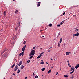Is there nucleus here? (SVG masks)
I'll return each instance as SVG.
<instances>
[{"mask_svg": "<svg viewBox=\"0 0 79 79\" xmlns=\"http://www.w3.org/2000/svg\"><path fill=\"white\" fill-rule=\"evenodd\" d=\"M34 54H35V50H32L31 51L29 54V56L34 55Z\"/></svg>", "mask_w": 79, "mask_h": 79, "instance_id": "f257e3e1", "label": "nucleus"}, {"mask_svg": "<svg viewBox=\"0 0 79 79\" xmlns=\"http://www.w3.org/2000/svg\"><path fill=\"white\" fill-rule=\"evenodd\" d=\"M18 69V66L16 65L14 68V71H17V70Z\"/></svg>", "mask_w": 79, "mask_h": 79, "instance_id": "f03ea898", "label": "nucleus"}, {"mask_svg": "<svg viewBox=\"0 0 79 79\" xmlns=\"http://www.w3.org/2000/svg\"><path fill=\"white\" fill-rule=\"evenodd\" d=\"M72 68H73V71L70 73V74H73L74 72V69H75V68L74 66H72Z\"/></svg>", "mask_w": 79, "mask_h": 79, "instance_id": "7ed1b4c3", "label": "nucleus"}, {"mask_svg": "<svg viewBox=\"0 0 79 79\" xmlns=\"http://www.w3.org/2000/svg\"><path fill=\"white\" fill-rule=\"evenodd\" d=\"M36 3L38 4L37 5V6L38 7H39V6H40L41 2H37Z\"/></svg>", "mask_w": 79, "mask_h": 79, "instance_id": "20e7f679", "label": "nucleus"}, {"mask_svg": "<svg viewBox=\"0 0 79 79\" xmlns=\"http://www.w3.org/2000/svg\"><path fill=\"white\" fill-rule=\"evenodd\" d=\"M21 64H22V61L20 62L18 64L19 66H20Z\"/></svg>", "mask_w": 79, "mask_h": 79, "instance_id": "39448f33", "label": "nucleus"}, {"mask_svg": "<svg viewBox=\"0 0 79 79\" xmlns=\"http://www.w3.org/2000/svg\"><path fill=\"white\" fill-rule=\"evenodd\" d=\"M74 35H75V36H79V33L77 32L76 34Z\"/></svg>", "mask_w": 79, "mask_h": 79, "instance_id": "423d86ee", "label": "nucleus"}, {"mask_svg": "<svg viewBox=\"0 0 79 79\" xmlns=\"http://www.w3.org/2000/svg\"><path fill=\"white\" fill-rule=\"evenodd\" d=\"M79 67V64H78L75 67V68H76V69H77Z\"/></svg>", "mask_w": 79, "mask_h": 79, "instance_id": "0eeeda50", "label": "nucleus"}, {"mask_svg": "<svg viewBox=\"0 0 79 79\" xmlns=\"http://www.w3.org/2000/svg\"><path fill=\"white\" fill-rule=\"evenodd\" d=\"M6 49H5L4 51H3L2 52H1V54H3L5 52V51H6Z\"/></svg>", "mask_w": 79, "mask_h": 79, "instance_id": "6e6552de", "label": "nucleus"}, {"mask_svg": "<svg viewBox=\"0 0 79 79\" xmlns=\"http://www.w3.org/2000/svg\"><path fill=\"white\" fill-rule=\"evenodd\" d=\"M18 27L17 26L15 28V31H17V30H18Z\"/></svg>", "mask_w": 79, "mask_h": 79, "instance_id": "1a4fd4ad", "label": "nucleus"}, {"mask_svg": "<svg viewBox=\"0 0 79 79\" xmlns=\"http://www.w3.org/2000/svg\"><path fill=\"white\" fill-rule=\"evenodd\" d=\"M61 42H62V38H60V39L59 41L60 43H61Z\"/></svg>", "mask_w": 79, "mask_h": 79, "instance_id": "9d476101", "label": "nucleus"}, {"mask_svg": "<svg viewBox=\"0 0 79 79\" xmlns=\"http://www.w3.org/2000/svg\"><path fill=\"white\" fill-rule=\"evenodd\" d=\"M24 66L23 65H21L20 67L21 68V69H23V68H24Z\"/></svg>", "mask_w": 79, "mask_h": 79, "instance_id": "9b49d317", "label": "nucleus"}, {"mask_svg": "<svg viewBox=\"0 0 79 79\" xmlns=\"http://www.w3.org/2000/svg\"><path fill=\"white\" fill-rule=\"evenodd\" d=\"M66 55H68L69 54V52H66Z\"/></svg>", "mask_w": 79, "mask_h": 79, "instance_id": "f8f14e48", "label": "nucleus"}, {"mask_svg": "<svg viewBox=\"0 0 79 79\" xmlns=\"http://www.w3.org/2000/svg\"><path fill=\"white\" fill-rule=\"evenodd\" d=\"M45 68H44L41 69V70L42 71H44V70H45Z\"/></svg>", "mask_w": 79, "mask_h": 79, "instance_id": "ddd939ff", "label": "nucleus"}, {"mask_svg": "<svg viewBox=\"0 0 79 79\" xmlns=\"http://www.w3.org/2000/svg\"><path fill=\"white\" fill-rule=\"evenodd\" d=\"M15 66V64H14L11 67V68H14Z\"/></svg>", "mask_w": 79, "mask_h": 79, "instance_id": "4468645a", "label": "nucleus"}, {"mask_svg": "<svg viewBox=\"0 0 79 79\" xmlns=\"http://www.w3.org/2000/svg\"><path fill=\"white\" fill-rule=\"evenodd\" d=\"M21 53L22 56H23V55L24 54V53L23 52H22Z\"/></svg>", "mask_w": 79, "mask_h": 79, "instance_id": "2eb2a0df", "label": "nucleus"}, {"mask_svg": "<svg viewBox=\"0 0 79 79\" xmlns=\"http://www.w3.org/2000/svg\"><path fill=\"white\" fill-rule=\"evenodd\" d=\"M32 58H33V56H31L30 58H29V59L30 60H31V59H32Z\"/></svg>", "mask_w": 79, "mask_h": 79, "instance_id": "dca6fc26", "label": "nucleus"}, {"mask_svg": "<svg viewBox=\"0 0 79 79\" xmlns=\"http://www.w3.org/2000/svg\"><path fill=\"white\" fill-rule=\"evenodd\" d=\"M20 24L21 23L20 22H19L18 23V26H21Z\"/></svg>", "mask_w": 79, "mask_h": 79, "instance_id": "f3484780", "label": "nucleus"}, {"mask_svg": "<svg viewBox=\"0 0 79 79\" xmlns=\"http://www.w3.org/2000/svg\"><path fill=\"white\" fill-rule=\"evenodd\" d=\"M73 69L74 68H73V67H72L71 68V70H70L71 71H72V70H73Z\"/></svg>", "mask_w": 79, "mask_h": 79, "instance_id": "a211bd4d", "label": "nucleus"}, {"mask_svg": "<svg viewBox=\"0 0 79 79\" xmlns=\"http://www.w3.org/2000/svg\"><path fill=\"white\" fill-rule=\"evenodd\" d=\"M22 50L23 52H24V51L25 50V49L23 48H22Z\"/></svg>", "mask_w": 79, "mask_h": 79, "instance_id": "6ab92c4d", "label": "nucleus"}, {"mask_svg": "<svg viewBox=\"0 0 79 79\" xmlns=\"http://www.w3.org/2000/svg\"><path fill=\"white\" fill-rule=\"evenodd\" d=\"M68 66H69V67H71V65H70V64H69V63H68Z\"/></svg>", "mask_w": 79, "mask_h": 79, "instance_id": "aec40b11", "label": "nucleus"}, {"mask_svg": "<svg viewBox=\"0 0 79 79\" xmlns=\"http://www.w3.org/2000/svg\"><path fill=\"white\" fill-rule=\"evenodd\" d=\"M58 47H60V43H58Z\"/></svg>", "mask_w": 79, "mask_h": 79, "instance_id": "412c9836", "label": "nucleus"}, {"mask_svg": "<svg viewBox=\"0 0 79 79\" xmlns=\"http://www.w3.org/2000/svg\"><path fill=\"white\" fill-rule=\"evenodd\" d=\"M18 71L17 72V73H20L21 72V70H19V69L18 70Z\"/></svg>", "mask_w": 79, "mask_h": 79, "instance_id": "4be33fe9", "label": "nucleus"}, {"mask_svg": "<svg viewBox=\"0 0 79 79\" xmlns=\"http://www.w3.org/2000/svg\"><path fill=\"white\" fill-rule=\"evenodd\" d=\"M26 45H25L23 46V48L25 49V48H26Z\"/></svg>", "mask_w": 79, "mask_h": 79, "instance_id": "5701e85b", "label": "nucleus"}, {"mask_svg": "<svg viewBox=\"0 0 79 79\" xmlns=\"http://www.w3.org/2000/svg\"><path fill=\"white\" fill-rule=\"evenodd\" d=\"M35 78H36V79H37V78H38V76L36 75L35 76Z\"/></svg>", "mask_w": 79, "mask_h": 79, "instance_id": "b1692460", "label": "nucleus"}, {"mask_svg": "<svg viewBox=\"0 0 79 79\" xmlns=\"http://www.w3.org/2000/svg\"><path fill=\"white\" fill-rule=\"evenodd\" d=\"M41 61L42 62V64H44V62L43 61V60H41Z\"/></svg>", "mask_w": 79, "mask_h": 79, "instance_id": "393cba45", "label": "nucleus"}, {"mask_svg": "<svg viewBox=\"0 0 79 79\" xmlns=\"http://www.w3.org/2000/svg\"><path fill=\"white\" fill-rule=\"evenodd\" d=\"M18 12V10H17L15 12V13H17Z\"/></svg>", "mask_w": 79, "mask_h": 79, "instance_id": "a878e982", "label": "nucleus"}, {"mask_svg": "<svg viewBox=\"0 0 79 79\" xmlns=\"http://www.w3.org/2000/svg\"><path fill=\"white\" fill-rule=\"evenodd\" d=\"M51 73V70H49L48 71V73Z\"/></svg>", "mask_w": 79, "mask_h": 79, "instance_id": "bb28decb", "label": "nucleus"}, {"mask_svg": "<svg viewBox=\"0 0 79 79\" xmlns=\"http://www.w3.org/2000/svg\"><path fill=\"white\" fill-rule=\"evenodd\" d=\"M5 13H6L5 11L4 12V16H5V15H6V14Z\"/></svg>", "mask_w": 79, "mask_h": 79, "instance_id": "cd10ccee", "label": "nucleus"}, {"mask_svg": "<svg viewBox=\"0 0 79 79\" xmlns=\"http://www.w3.org/2000/svg\"><path fill=\"white\" fill-rule=\"evenodd\" d=\"M52 24H49V26H50V27H52Z\"/></svg>", "mask_w": 79, "mask_h": 79, "instance_id": "c85d7f7f", "label": "nucleus"}, {"mask_svg": "<svg viewBox=\"0 0 79 79\" xmlns=\"http://www.w3.org/2000/svg\"><path fill=\"white\" fill-rule=\"evenodd\" d=\"M70 78H71V79H74V77L73 76L70 77Z\"/></svg>", "mask_w": 79, "mask_h": 79, "instance_id": "c756f323", "label": "nucleus"}, {"mask_svg": "<svg viewBox=\"0 0 79 79\" xmlns=\"http://www.w3.org/2000/svg\"><path fill=\"white\" fill-rule=\"evenodd\" d=\"M22 54H21V53H20L19 54V56H21Z\"/></svg>", "mask_w": 79, "mask_h": 79, "instance_id": "7c9ffc66", "label": "nucleus"}, {"mask_svg": "<svg viewBox=\"0 0 79 79\" xmlns=\"http://www.w3.org/2000/svg\"><path fill=\"white\" fill-rule=\"evenodd\" d=\"M40 56H38V57H37V58L38 59H39V58H40Z\"/></svg>", "mask_w": 79, "mask_h": 79, "instance_id": "2f4dec72", "label": "nucleus"}, {"mask_svg": "<svg viewBox=\"0 0 79 79\" xmlns=\"http://www.w3.org/2000/svg\"><path fill=\"white\" fill-rule=\"evenodd\" d=\"M60 35V33H59L58 35V37H59V35Z\"/></svg>", "mask_w": 79, "mask_h": 79, "instance_id": "473e14b6", "label": "nucleus"}, {"mask_svg": "<svg viewBox=\"0 0 79 79\" xmlns=\"http://www.w3.org/2000/svg\"><path fill=\"white\" fill-rule=\"evenodd\" d=\"M65 13H65V12H64V13H63V15H65Z\"/></svg>", "mask_w": 79, "mask_h": 79, "instance_id": "72a5a7b5", "label": "nucleus"}, {"mask_svg": "<svg viewBox=\"0 0 79 79\" xmlns=\"http://www.w3.org/2000/svg\"><path fill=\"white\" fill-rule=\"evenodd\" d=\"M30 62V60H29L27 61V63H29Z\"/></svg>", "mask_w": 79, "mask_h": 79, "instance_id": "f704fd0d", "label": "nucleus"}, {"mask_svg": "<svg viewBox=\"0 0 79 79\" xmlns=\"http://www.w3.org/2000/svg\"><path fill=\"white\" fill-rule=\"evenodd\" d=\"M26 44V41H24L23 42V44Z\"/></svg>", "mask_w": 79, "mask_h": 79, "instance_id": "c9c22d12", "label": "nucleus"}, {"mask_svg": "<svg viewBox=\"0 0 79 79\" xmlns=\"http://www.w3.org/2000/svg\"><path fill=\"white\" fill-rule=\"evenodd\" d=\"M33 50H35V47H33Z\"/></svg>", "mask_w": 79, "mask_h": 79, "instance_id": "e433bc0d", "label": "nucleus"}, {"mask_svg": "<svg viewBox=\"0 0 79 79\" xmlns=\"http://www.w3.org/2000/svg\"><path fill=\"white\" fill-rule=\"evenodd\" d=\"M60 24L61 25H62V24H63V23L61 22V23H60Z\"/></svg>", "mask_w": 79, "mask_h": 79, "instance_id": "4c0bfd02", "label": "nucleus"}, {"mask_svg": "<svg viewBox=\"0 0 79 79\" xmlns=\"http://www.w3.org/2000/svg\"><path fill=\"white\" fill-rule=\"evenodd\" d=\"M75 35V34H73V38H74V37L75 36V35Z\"/></svg>", "mask_w": 79, "mask_h": 79, "instance_id": "58836bf2", "label": "nucleus"}, {"mask_svg": "<svg viewBox=\"0 0 79 79\" xmlns=\"http://www.w3.org/2000/svg\"><path fill=\"white\" fill-rule=\"evenodd\" d=\"M60 25L59 24L58 25H57V27H60Z\"/></svg>", "mask_w": 79, "mask_h": 79, "instance_id": "ea45409f", "label": "nucleus"}, {"mask_svg": "<svg viewBox=\"0 0 79 79\" xmlns=\"http://www.w3.org/2000/svg\"><path fill=\"white\" fill-rule=\"evenodd\" d=\"M39 56H40V57H41L42 56V55L40 54V55H39Z\"/></svg>", "mask_w": 79, "mask_h": 79, "instance_id": "a19ab883", "label": "nucleus"}, {"mask_svg": "<svg viewBox=\"0 0 79 79\" xmlns=\"http://www.w3.org/2000/svg\"><path fill=\"white\" fill-rule=\"evenodd\" d=\"M64 77H67V75H64Z\"/></svg>", "mask_w": 79, "mask_h": 79, "instance_id": "79ce46f5", "label": "nucleus"}, {"mask_svg": "<svg viewBox=\"0 0 79 79\" xmlns=\"http://www.w3.org/2000/svg\"><path fill=\"white\" fill-rule=\"evenodd\" d=\"M12 74L13 76H15V74L14 73H13Z\"/></svg>", "mask_w": 79, "mask_h": 79, "instance_id": "37998d69", "label": "nucleus"}, {"mask_svg": "<svg viewBox=\"0 0 79 79\" xmlns=\"http://www.w3.org/2000/svg\"><path fill=\"white\" fill-rule=\"evenodd\" d=\"M46 64H48V65L49 64L48 63H47V62H46Z\"/></svg>", "mask_w": 79, "mask_h": 79, "instance_id": "c03bdc74", "label": "nucleus"}, {"mask_svg": "<svg viewBox=\"0 0 79 79\" xmlns=\"http://www.w3.org/2000/svg\"><path fill=\"white\" fill-rule=\"evenodd\" d=\"M67 62L68 63H69V60L67 61Z\"/></svg>", "mask_w": 79, "mask_h": 79, "instance_id": "a18cd8bd", "label": "nucleus"}, {"mask_svg": "<svg viewBox=\"0 0 79 79\" xmlns=\"http://www.w3.org/2000/svg\"><path fill=\"white\" fill-rule=\"evenodd\" d=\"M40 64H42V62H40Z\"/></svg>", "mask_w": 79, "mask_h": 79, "instance_id": "49530a36", "label": "nucleus"}, {"mask_svg": "<svg viewBox=\"0 0 79 79\" xmlns=\"http://www.w3.org/2000/svg\"><path fill=\"white\" fill-rule=\"evenodd\" d=\"M58 72H57L56 75H58Z\"/></svg>", "mask_w": 79, "mask_h": 79, "instance_id": "de8ad7c7", "label": "nucleus"}, {"mask_svg": "<svg viewBox=\"0 0 79 79\" xmlns=\"http://www.w3.org/2000/svg\"><path fill=\"white\" fill-rule=\"evenodd\" d=\"M40 32H42V30H40Z\"/></svg>", "mask_w": 79, "mask_h": 79, "instance_id": "09e8293b", "label": "nucleus"}, {"mask_svg": "<svg viewBox=\"0 0 79 79\" xmlns=\"http://www.w3.org/2000/svg\"><path fill=\"white\" fill-rule=\"evenodd\" d=\"M79 30V29H78L77 30H75V31H78Z\"/></svg>", "mask_w": 79, "mask_h": 79, "instance_id": "8fccbe9b", "label": "nucleus"}, {"mask_svg": "<svg viewBox=\"0 0 79 79\" xmlns=\"http://www.w3.org/2000/svg\"><path fill=\"white\" fill-rule=\"evenodd\" d=\"M64 46H65V44H64Z\"/></svg>", "mask_w": 79, "mask_h": 79, "instance_id": "3c124183", "label": "nucleus"}, {"mask_svg": "<svg viewBox=\"0 0 79 79\" xmlns=\"http://www.w3.org/2000/svg\"><path fill=\"white\" fill-rule=\"evenodd\" d=\"M64 21H62V23H64Z\"/></svg>", "mask_w": 79, "mask_h": 79, "instance_id": "603ef678", "label": "nucleus"}, {"mask_svg": "<svg viewBox=\"0 0 79 79\" xmlns=\"http://www.w3.org/2000/svg\"><path fill=\"white\" fill-rule=\"evenodd\" d=\"M50 60H53V59H52V58H51L50 59Z\"/></svg>", "mask_w": 79, "mask_h": 79, "instance_id": "864d4df0", "label": "nucleus"}, {"mask_svg": "<svg viewBox=\"0 0 79 79\" xmlns=\"http://www.w3.org/2000/svg\"><path fill=\"white\" fill-rule=\"evenodd\" d=\"M43 54L42 53H41L40 54V55H42Z\"/></svg>", "mask_w": 79, "mask_h": 79, "instance_id": "5fc2aeb1", "label": "nucleus"}, {"mask_svg": "<svg viewBox=\"0 0 79 79\" xmlns=\"http://www.w3.org/2000/svg\"><path fill=\"white\" fill-rule=\"evenodd\" d=\"M50 48H52V47H50V48H49V49H50Z\"/></svg>", "mask_w": 79, "mask_h": 79, "instance_id": "6e6d98bb", "label": "nucleus"}, {"mask_svg": "<svg viewBox=\"0 0 79 79\" xmlns=\"http://www.w3.org/2000/svg\"><path fill=\"white\" fill-rule=\"evenodd\" d=\"M36 0V1H37V2H38V1H39V0Z\"/></svg>", "mask_w": 79, "mask_h": 79, "instance_id": "4d7b16f0", "label": "nucleus"}, {"mask_svg": "<svg viewBox=\"0 0 79 79\" xmlns=\"http://www.w3.org/2000/svg\"><path fill=\"white\" fill-rule=\"evenodd\" d=\"M42 53V54H43V53H44V52H43Z\"/></svg>", "mask_w": 79, "mask_h": 79, "instance_id": "13d9d810", "label": "nucleus"}, {"mask_svg": "<svg viewBox=\"0 0 79 79\" xmlns=\"http://www.w3.org/2000/svg\"><path fill=\"white\" fill-rule=\"evenodd\" d=\"M42 37H44V36H42Z\"/></svg>", "mask_w": 79, "mask_h": 79, "instance_id": "bf43d9fd", "label": "nucleus"}, {"mask_svg": "<svg viewBox=\"0 0 79 79\" xmlns=\"http://www.w3.org/2000/svg\"><path fill=\"white\" fill-rule=\"evenodd\" d=\"M40 37H41V38H42V37L40 36Z\"/></svg>", "mask_w": 79, "mask_h": 79, "instance_id": "052dcab7", "label": "nucleus"}, {"mask_svg": "<svg viewBox=\"0 0 79 79\" xmlns=\"http://www.w3.org/2000/svg\"><path fill=\"white\" fill-rule=\"evenodd\" d=\"M52 68H53V67H52Z\"/></svg>", "mask_w": 79, "mask_h": 79, "instance_id": "680f3d73", "label": "nucleus"}, {"mask_svg": "<svg viewBox=\"0 0 79 79\" xmlns=\"http://www.w3.org/2000/svg\"><path fill=\"white\" fill-rule=\"evenodd\" d=\"M61 68H60V70H61Z\"/></svg>", "mask_w": 79, "mask_h": 79, "instance_id": "e2e57ef3", "label": "nucleus"}, {"mask_svg": "<svg viewBox=\"0 0 79 79\" xmlns=\"http://www.w3.org/2000/svg\"><path fill=\"white\" fill-rule=\"evenodd\" d=\"M61 16H63V15H61Z\"/></svg>", "mask_w": 79, "mask_h": 79, "instance_id": "0e129e2a", "label": "nucleus"}, {"mask_svg": "<svg viewBox=\"0 0 79 79\" xmlns=\"http://www.w3.org/2000/svg\"><path fill=\"white\" fill-rule=\"evenodd\" d=\"M49 52H50V50H49Z\"/></svg>", "mask_w": 79, "mask_h": 79, "instance_id": "69168bd1", "label": "nucleus"}, {"mask_svg": "<svg viewBox=\"0 0 79 79\" xmlns=\"http://www.w3.org/2000/svg\"><path fill=\"white\" fill-rule=\"evenodd\" d=\"M69 53H71V52H69Z\"/></svg>", "mask_w": 79, "mask_h": 79, "instance_id": "338daca9", "label": "nucleus"}, {"mask_svg": "<svg viewBox=\"0 0 79 79\" xmlns=\"http://www.w3.org/2000/svg\"><path fill=\"white\" fill-rule=\"evenodd\" d=\"M34 73H33V75H34Z\"/></svg>", "mask_w": 79, "mask_h": 79, "instance_id": "774afa93", "label": "nucleus"}]
</instances>
